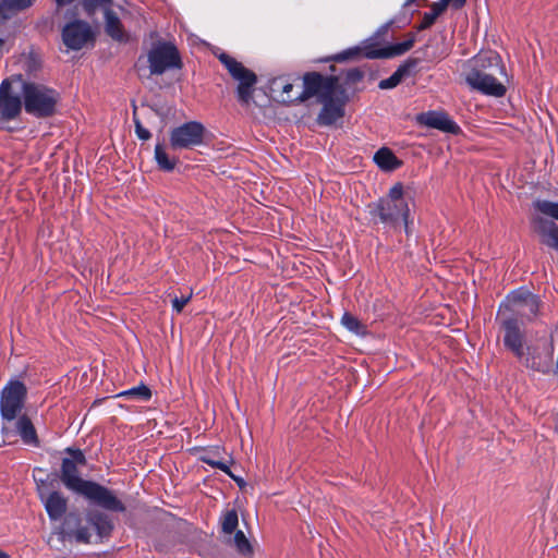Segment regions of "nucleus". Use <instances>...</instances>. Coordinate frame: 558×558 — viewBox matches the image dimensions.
Segmentation results:
<instances>
[{
    "label": "nucleus",
    "instance_id": "nucleus-1",
    "mask_svg": "<svg viewBox=\"0 0 558 558\" xmlns=\"http://www.w3.org/2000/svg\"><path fill=\"white\" fill-rule=\"evenodd\" d=\"M70 457L63 458L60 480L66 489L84 497L89 504L112 512H124L125 506L112 490L101 484L80 476L78 466L86 464V457L81 449L68 448Z\"/></svg>",
    "mask_w": 558,
    "mask_h": 558
},
{
    "label": "nucleus",
    "instance_id": "nucleus-2",
    "mask_svg": "<svg viewBox=\"0 0 558 558\" xmlns=\"http://www.w3.org/2000/svg\"><path fill=\"white\" fill-rule=\"evenodd\" d=\"M371 219L375 223L397 228L402 222L407 234L410 233L409 201L404 195L402 183L393 184L388 194L368 205Z\"/></svg>",
    "mask_w": 558,
    "mask_h": 558
},
{
    "label": "nucleus",
    "instance_id": "nucleus-3",
    "mask_svg": "<svg viewBox=\"0 0 558 558\" xmlns=\"http://www.w3.org/2000/svg\"><path fill=\"white\" fill-rule=\"evenodd\" d=\"M21 95L25 112L37 119L52 117L61 98L57 89L34 81L22 82Z\"/></svg>",
    "mask_w": 558,
    "mask_h": 558
},
{
    "label": "nucleus",
    "instance_id": "nucleus-4",
    "mask_svg": "<svg viewBox=\"0 0 558 558\" xmlns=\"http://www.w3.org/2000/svg\"><path fill=\"white\" fill-rule=\"evenodd\" d=\"M488 66H497L501 73L505 71L499 54H477L474 58V68L466 74L465 77L468 85L472 89H475L487 96H505L507 92L506 86L498 82L494 74L485 72V69Z\"/></svg>",
    "mask_w": 558,
    "mask_h": 558
},
{
    "label": "nucleus",
    "instance_id": "nucleus-5",
    "mask_svg": "<svg viewBox=\"0 0 558 558\" xmlns=\"http://www.w3.org/2000/svg\"><path fill=\"white\" fill-rule=\"evenodd\" d=\"M414 34H409L408 38L401 43H396L385 47H383L378 41L374 39H367L363 41L361 47L355 46L348 48L335 54L331 59L333 61L343 62L347 60L355 59L361 54H363L367 59H389L392 57L404 54L414 46Z\"/></svg>",
    "mask_w": 558,
    "mask_h": 558
},
{
    "label": "nucleus",
    "instance_id": "nucleus-6",
    "mask_svg": "<svg viewBox=\"0 0 558 558\" xmlns=\"http://www.w3.org/2000/svg\"><path fill=\"white\" fill-rule=\"evenodd\" d=\"M214 54L231 77L238 82L236 97L239 102L243 106H248L253 100L257 75L222 50L215 51Z\"/></svg>",
    "mask_w": 558,
    "mask_h": 558
},
{
    "label": "nucleus",
    "instance_id": "nucleus-7",
    "mask_svg": "<svg viewBox=\"0 0 558 558\" xmlns=\"http://www.w3.org/2000/svg\"><path fill=\"white\" fill-rule=\"evenodd\" d=\"M27 387L19 379H10L0 393V414L4 422L12 423L24 408Z\"/></svg>",
    "mask_w": 558,
    "mask_h": 558
},
{
    "label": "nucleus",
    "instance_id": "nucleus-8",
    "mask_svg": "<svg viewBox=\"0 0 558 558\" xmlns=\"http://www.w3.org/2000/svg\"><path fill=\"white\" fill-rule=\"evenodd\" d=\"M151 75H161L171 69H182L183 63L177 46L171 41H158L147 53Z\"/></svg>",
    "mask_w": 558,
    "mask_h": 558
},
{
    "label": "nucleus",
    "instance_id": "nucleus-9",
    "mask_svg": "<svg viewBox=\"0 0 558 558\" xmlns=\"http://www.w3.org/2000/svg\"><path fill=\"white\" fill-rule=\"evenodd\" d=\"M303 90L296 95V100L304 102L313 97L318 101L335 95L339 78L336 75H323L319 72H306L303 77Z\"/></svg>",
    "mask_w": 558,
    "mask_h": 558
},
{
    "label": "nucleus",
    "instance_id": "nucleus-10",
    "mask_svg": "<svg viewBox=\"0 0 558 558\" xmlns=\"http://www.w3.org/2000/svg\"><path fill=\"white\" fill-rule=\"evenodd\" d=\"M206 129L197 121H189L170 132V146L173 150L193 149L204 144Z\"/></svg>",
    "mask_w": 558,
    "mask_h": 558
},
{
    "label": "nucleus",
    "instance_id": "nucleus-11",
    "mask_svg": "<svg viewBox=\"0 0 558 558\" xmlns=\"http://www.w3.org/2000/svg\"><path fill=\"white\" fill-rule=\"evenodd\" d=\"M500 329L504 332V345L509 350L517 359L523 357L524 348V332L521 329L518 317L513 314L498 316Z\"/></svg>",
    "mask_w": 558,
    "mask_h": 558
},
{
    "label": "nucleus",
    "instance_id": "nucleus-12",
    "mask_svg": "<svg viewBox=\"0 0 558 558\" xmlns=\"http://www.w3.org/2000/svg\"><path fill=\"white\" fill-rule=\"evenodd\" d=\"M62 40L69 49L80 50L89 40H93L92 28L81 20L68 23L62 29Z\"/></svg>",
    "mask_w": 558,
    "mask_h": 558
},
{
    "label": "nucleus",
    "instance_id": "nucleus-13",
    "mask_svg": "<svg viewBox=\"0 0 558 558\" xmlns=\"http://www.w3.org/2000/svg\"><path fill=\"white\" fill-rule=\"evenodd\" d=\"M22 96L12 94L11 83L3 80L0 84V121L8 122L16 119L22 111Z\"/></svg>",
    "mask_w": 558,
    "mask_h": 558
},
{
    "label": "nucleus",
    "instance_id": "nucleus-14",
    "mask_svg": "<svg viewBox=\"0 0 558 558\" xmlns=\"http://www.w3.org/2000/svg\"><path fill=\"white\" fill-rule=\"evenodd\" d=\"M416 122L420 125L453 135L461 132L460 126L445 111L429 110L422 112L416 116Z\"/></svg>",
    "mask_w": 558,
    "mask_h": 558
},
{
    "label": "nucleus",
    "instance_id": "nucleus-15",
    "mask_svg": "<svg viewBox=\"0 0 558 558\" xmlns=\"http://www.w3.org/2000/svg\"><path fill=\"white\" fill-rule=\"evenodd\" d=\"M38 495L50 520L57 521L66 512L68 499L60 492L46 493L44 488H39Z\"/></svg>",
    "mask_w": 558,
    "mask_h": 558
},
{
    "label": "nucleus",
    "instance_id": "nucleus-16",
    "mask_svg": "<svg viewBox=\"0 0 558 558\" xmlns=\"http://www.w3.org/2000/svg\"><path fill=\"white\" fill-rule=\"evenodd\" d=\"M13 427L25 445L38 447L39 439L35 426L27 415H17L12 423L4 422L3 430Z\"/></svg>",
    "mask_w": 558,
    "mask_h": 558
},
{
    "label": "nucleus",
    "instance_id": "nucleus-17",
    "mask_svg": "<svg viewBox=\"0 0 558 558\" xmlns=\"http://www.w3.org/2000/svg\"><path fill=\"white\" fill-rule=\"evenodd\" d=\"M533 228L543 244L558 252V226L553 220L536 217L533 219Z\"/></svg>",
    "mask_w": 558,
    "mask_h": 558
},
{
    "label": "nucleus",
    "instance_id": "nucleus-18",
    "mask_svg": "<svg viewBox=\"0 0 558 558\" xmlns=\"http://www.w3.org/2000/svg\"><path fill=\"white\" fill-rule=\"evenodd\" d=\"M319 102L323 104V108L317 117V123L319 125H331L343 117L344 104L336 100L335 95H330L328 99H322Z\"/></svg>",
    "mask_w": 558,
    "mask_h": 558
},
{
    "label": "nucleus",
    "instance_id": "nucleus-19",
    "mask_svg": "<svg viewBox=\"0 0 558 558\" xmlns=\"http://www.w3.org/2000/svg\"><path fill=\"white\" fill-rule=\"evenodd\" d=\"M518 360L523 363L525 367L543 374H547L550 371L553 362L551 355H543L536 348L532 347H526L523 351V357Z\"/></svg>",
    "mask_w": 558,
    "mask_h": 558
},
{
    "label": "nucleus",
    "instance_id": "nucleus-20",
    "mask_svg": "<svg viewBox=\"0 0 558 558\" xmlns=\"http://www.w3.org/2000/svg\"><path fill=\"white\" fill-rule=\"evenodd\" d=\"M420 59L417 58H409L403 63H401L397 70L385 80H381L378 84L380 89H391L398 86L401 81L409 76L412 71L418 65Z\"/></svg>",
    "mask_w": 558,
    "mask_h": 558
},
{
    "label": "nucleus",
    "instance_id": "nucleus-21",
    "mask_svg": "<svg viewBox=\"0 0 558 558\" xmlns=\"http://www.w3.org/2000/svg\"><path fill=\"white\" fill-rule=\"evenodd\" d=\"M88 523L95 529L97 538L94 543H99L108 538L113 531V522L110 517L102 512H92L87 515Z\"/></svg>",
    "mask_w": 558,
    "mask_h": 558
},
{
    "label": "nucleus",
    "instance_id": "nucleus-22",
    "mask_svg": "<svg viewBox=\"0 0 558 558\" xmlns=\"http://www.w3.org/2000/svg\"><path fill=\"white\" fill-rule=\"evenodd\" d=\"M105 31L108 36L119 43L128 41L129 37L124 31V26L117 13L110 8L104 10Z\"/></svg>",
    "mask_w": 558,
    "mask_h": 558
},
{
    "label": "nucleus",
    "instance_id": "nucleus-23",
    "mask_svg": "<svg viewBox=\"0 0 558 558\" xmlns=\"http://www.w3.org/2000/svg\"><path fill=\"white\" fill-rule=\"evenodd\" d=\"M199 460L203 463H206L210 465L211 468L219 469L223 473H226L229 476H232V472L230 470V462L231 461H223L220 459V448L214 447L208 450H205V453L201 456Z\"/></svg>",
    "mask_w": 558,
    "mask_h": 558
},
{
    "label": "nucleus",
    "instance_id": "nucleus-24",
    "mask_svg": "<svg viewBox=\"0 0 558 558\" xmlns=\"http://www.w3.org/2000/svg\"><path fill=\"white\" fill-rule=\"evenodd\" d=\"M375 163L385 171H392L400 167L401 161L387 147L378 149L374 155Z\"/></svg>",
    "mask_w": 558,
    "mask_h": 558
},
{
    "label": "nucleus",
    "instance_id": "nucleus-25",
    "mask_svg": "<svg viewBox=\"0 0 558 558\" xmlns=\"http://www.w3.org/2000/svg\"><path fill=\"white\" fill-rule=\"evenodd\" d=\"M530 294L531 292L523 288L512 291L507 296V304L500 305L499 312L505 307L506 310H511V314L513 315L514 313H524V311H522V305L526 303L527 295Z\"/></svg>",
    "mask_w": 558,
    "mask_h": 558
},
{
    "label": "nucleus",
    "instance_id": "nucleus-26",
    "mask_svg": "<svg viewBox=\"0 0 558 558\" xmlns=\"http://www.w3.org/2000/svg\"><path fill=\"white\" fill-rule=\"evenodd\" d=\"M57 537L60 543H63L66 538L82 544L93 543L88 526H80L76 530H61L57 533Z\"/></svg>",
    "mask_w": 558,
    "mask_h": 558
},
{
    "label": "nucleus",
    "instance_id": "nucleus-27",
    "mask_svg": "<svg viewBox=\"0 0 558 558\" xmlns=\"http://www.w3.org/2000/svg\"><path fill=\"white\" fill-rule=\"evenodd\" d=\"M271 89L276 93L281 94V101L284 104L292 105L300 102L299 100H296V96H291L293 84L282 76L272 80Z\"/></svg>",
    "mask_w": 558,
    "mask_h": 558
},
{
    "label": "nucleus",
    "instance_id": "nucleus-28",
    "mask_svg": "<svg viewBox=\"0 0 558 558\" xmlns=\"http://www.w3.org/2000/svg\"><path fill=\"white\" fill-rule=\"evenodd\" d=\"M116 397L126 400L148 401L151 398V390L145 384H141L136 387L119 392Z\"/></svg>",
    "mask_w": 558,
    "mask_h": 558
},
{
    "label": "nucleus",
    "instance_id": "nucleus-29",
    "mask_svg": "<svg viewBox=\"0 0 558 558\" xmlns=\"http://www.w3.org/2000/svg\"><path fill=\"white\" fill-rule=\"evenodd\" d=\"M448 8V4L446 3V0H439L437 2H434L432 4V11L425 12L423 20L418 26V29H426L429 28L436 21V19L442 14L446 9Z\"/></svg>",
    "mask_w": 558,
    "mask_h": 558
},
{
    "label": "nucleus",
    "instance_id": "nucleus-30",
    "mask_svg": "<svg viewBox=\"0 0 558 558\" xmlns=\"http://www.w3.org/2000/svg\"><path fill=\"white\" fill-rule=\"evenodd\" d=\"M155 160L160 170L166 172H171L174 170L178 160L175 158H170L166 153V149L162 144L157 143L155 146Z\"/></svg>",
    "mask_w": 558,
    "mask_h": 558
},
{
    "label": "nucleus",
    "instance_id": "nucleus-31",
    "mask_svg": "<svg viewBox=\"0 0 558 558\" xmlns=\"http://www.w3.org/2000/svg\"><path fill=\"white\" fill-rule=\"evenodd\" d=\"M239 524L238 513L234 509L228 510L221 518V531L223 534L231 535L236 531Z\"/></svg>",
    "mask_w": 558,
    "mask_h": 558
},
{
    "label": "nucleus",
    "instance_id": "nucleus-32",
    "mask_svg": "<svg viewBox=\"0 0 558 558\" xmlns=\"http://www.w3.org/2000/svg\"><path fill=\"white\" fill-rule=\"evenodd\" d=\"M342 325L351 332L355 335L365 333V326L354 315L345 312L341 317Z\"/></svg>",
    "mask_w": 558,
    "mask_h": 558
},
{
    "label": "nucleus",
    "instance_id": "nucleus-33",
    "mask_svg": "<svg viewBox=\"0 0 558 558\" xmlns=\"http://www.w3.org/2000/svg\"><path fill=\"white\" fill-rule=\"evenodd\" d=\"M534 208L558 221V203L546 199H538L534 202Z\"/></svg>",
    "mask_w": 558,
    "mask_h": 558
},
{
    "label": "nucleus",
    "instance_id": "nucleus-34",
    "mask_svg": "<svg viewBox=\"0 0 558 558\" xmlns=\"http://www.w3.org/2000/svg\"><path fill=\"white\" fill-rule=\"evenodd\" d=\"M539 304H541L539 298L537 295L531 293L530 295H527L526 303L524 305H522V311H524V313H517V314L521 315V316H526L529 319H532V318L536 317V315L538 314Z\"/></svg>",
    "mask_w": 558,
    "mask_h": 558
},
{
    "label": "nucleus",
    "instance_id": "nucleus-35",
    "mask_svg": "<svg viewBox=\"0 0 558 558\" xmlns=\"http://www.w3.org/2000/svg\"><path fill=\"white\" fill-rule=\"evenodd\" d=\"M233 543H234V546L239 554H241L243 556H250L253 554L252 545L248 542V539L246 538L243 531H241V530L235 531L234 537H233Z\"/></svg>",
    "mask_w": 558,
    "mask_h": 558
},
{
    "label": "nucleus",
    "instance_id": "nucleus-36",
    "mask_svg": "<svg viewBox=\"0 0 558 558\" xmlns=\"http://www.w3.org/2000/svg\"><path fill=\"white\" fill-rule=\"evenodd\" d=\"M112 0H82L83 10L88 16L95 15L99 9L110 8Z\"/></svg>",
    "mask_w": 558,
    "mask_h": 558
},
{
    "label": "nucleus",
    "instance_id": "nucleus-37",
    "mask_svg": "<svg viewBox=\"0 0 558 558\" xmlns=\"http://www.w3.org/2000/svg\"><path fill=\"white\" fill-rule=\"evenodd\" d=\"M363 76H364V73L360 69H357V68L350 69L345 73L344 82L348 85H354V84L359 83L360 81H362Z\"/></svg>",
    "mask_w": 558,
    "mask_h": 558
},
{
    "label": "nucleus",
    "instance_id": "nucleus-38",
    "mask_svg": "<svg viewBox=\"0 0 558 558\" xmlns=\"http://www.w3.org/2000/svg\"><path fill=\"white\" fill-rule=\"evenodd\" d=\"M133 121H134V125H135L136 136L142 141L149 140L151 136V133L146 128L143 126L142 122L140 121V119L136 117L135 113L133 117Z\"/></svg>",
    "mask_w": 558,
    "mask_h": 558
},
{
    "label": "nucleus",
    "instance_id": "nucleus-39",
    "mask_svg": "<svg viewBox=\"0 0 558 558\" xmlns=\"http://www.w3.org/2000/svg\"><path fill=\"white\" fill-rule=\"evenodd\" d=\"M192 298V294H189L186 296H181V298H178V296H174L172 299V308L175 313H181L184 308V306L190 302Z\"/></svg>",
    "mask_w": 558,
    "mask_h": 558
},
{
    "label": "nucleus",
    "instance_id": "nucleus-40",
    "mask_svg": "<svg viewBox=\"0 0 558 558\" xmlns=\"http://www.w3.org/2000/svg\"><path fill=\"white\" fill-rule=\"evenodd\" d=\"M449 2H451L452 7L454 9H461L465 4L466 0H446V3L448 5H449Z\"/></svg>",
    "mask_w": 558,
    "mask_h": 558
},
{
    "label": "nucleus",
    "instance_id": "nucleus-41",
    "mask_svg": "<svg viewBox=\"0 0 558 558\" xmlns=\"http://www.w3.org/2000/svg\"><path fill=\"white\" fill-rule=\"evenodd\" d=\"M36 69H37V66H36L35 62L29 60L28 64H27V71L32 72V71H35Z\"/></svg>",
    "mask_w": 558,
    "mask_h": 558
},
{
    "label": "nucleus",
    "instance_id": "nucleus-42",
    "mask_svg": "<svg viewBox=\"0 0 558 558\" xmlns=\"http://www.w3.org/2000/svg\"><path fill=\"white\" fill-rule=\"evenodd\" d=\"M231 477H232V478H233V480H234V481H235L240 486H242V484L244 483V482H243V478H241V477H235L233 474H232V476H231Z\"/></svg>",
    "mask_w": 558,
    "mask_h": 558
},
{
    "label": "nucleus",
    "instance_id": "nucleus-43",
    "mask_svg": "<svg viewBox=\"0 0 558 558\" xmlns=\"http://www.w3.org/2000/svg\"><path fill=\"white\" fill-rule=\"evenodd\" d=\"M415 0H405L403 7H410Z\"/></svg>",
    "mask_w": 558,
    "mask_h": 558
},
{
    "label": "nucleus",
    "instance_id": "nucleus-44",
    "mask_svg": "<svg viewBox=\"0 0 558 558\" xmlns=\"http://www.w3.org/2000/svg\"><path fill=\"white\" fill-rule=\"evenodd\" d=\"M0 558H9V555L0 550Z\"/></svg>",
    "mask_w": 558,
    "mask_h": 558
},
{
    "label": "nucleus",
    "instance_id": "nucleus-45",
    "mask_svg": "<svg viewBox=\"0 0 558 558\" xmlns=\"http://www.w3.org/2000/svg\"><path fill=\"white\" fill-rule=\"evenodd\" d=\"M4 41L2 38H0V48L3 46Z\"/></svg>",
    "mask_w": 558,
    "mask_h": 558
}]
</instances>
